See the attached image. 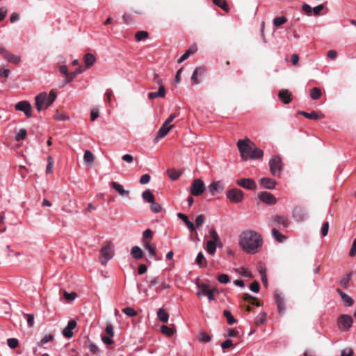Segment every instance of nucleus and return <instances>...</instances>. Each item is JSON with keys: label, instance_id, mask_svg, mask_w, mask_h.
<instances>
[{"label": "nucleus", "instance_id": "1", "mask_svg": "<svg viewBox=\"0 0 356 356\" xmlns=\"http://www.w3.org/2000/svg\"><path fill=\"white\" fill-rule=\"evenodd\" d=\"M239 244L241 248L248 253L254 254L262 244L261 236L256 232L248 230L240 236Z\"/></svg>", "mask_w": 356, "mask_h": 356}, {"label": "nucleus", "instance_id": "2", "mask_svg": "<svg viewBox=\"0 0 356 356\" xmlns=\"http://www.w3.org/2000/svg\"><path fill=\"white\" fill-rule=\"evenodd\" d=\"M237 147L241 156H264V151L249 138L238 140Z\"/></svg>", "mask_w": 356, "mask_h": 356}, {"label": "nucleus", "instance_id": "3", "mask_svg": "<svg viewBox=\"0 0 356 356\" xmlns=\"http://www.w3.org/2000/svg\"><path fill=\"white\" fill-rule=\"evenodd\" d=\"M56 98V93L54 90H51L47 95V94L44 92L38 94L35 97V107L37 110L40 112L42 109L47 108L50 105H51Z\"/></svg>", "mask_w": 356, "mask_h": 356}, {"label": "nucleus", "instance_id": "4", "mask_svg": "<svg viewBox=\"0 0 356 356\" xmlns=\"http://www.w3.org/2000/svg\"><path fill=\"white\" fill-rule=\"evenodd\" d=\"M114 256V247L111 241H106L102 245L100 250L99 261L103 266Z\"/></svg>", "mask_w": 356, "mask_h": 356}, {"label": "nucleus", "instance_id": "5", "mask_svg": "<svg viewBox=\"0 0 356 356\" xmlns=\"http://www.w3.org/2000/svg\"><path fill=\"white\" fill-rule=\"evenodd\" d=\"M226 197L231 202L238 204L243 200L244 193L241 190L234 188L227 191Z\"/></svg>", "mask_w": 356, "mask_h": 356}, {"label": "nucleus", "instance_id": "6", "mask_svg": "<svg viewBox=\"0 0 356 356\" xmlns=\"http://www.w3.org/2000/svg\"><path fill=\"white\" fill-rule=\"evenodd\" d=\"M270 171L274 176H280L283 170L281 157H272L269 161Z\"/></svg>", "mask_w": 356, "mask_h": 356}, {"label": "nucleus", "instance_id": "7", "mask_svg": "<svg viewBox=\"0 0 356 356\" xmlns=\"http://www.w3.org/2000/svg\"><path fill=\"white\" fill-rule=\"evenodd\" d=\"M205 190V184L200 179L193 180L191 187V193L194 196H200Z\"/></svg>", "mask_w": 356, "mask_h": 356}, {"label": "nucleus", "instance_id": "8", "mask_svg": "<svg viewBox=\"0 0 356 356\" xmlns=\"http://www.w3.org/2000/svg\"><path fill=\"white\" fill-rule=\"evenodd\" d=\"M15 108L17 111H22L24 113L26 118H30L32 117V107L28 101H20L15 105Z\"/></svg>", "mask_w": 356, "mask_h": 356}, {"label": "nucleus", "instance_id": "9", "mask_svg": "<svg viewBox=\"0 0 356 356\" xmlns=\"http://www.w3.org/2000/svg\"><path fill=\"white\" fill-rule=\"evenodd\" d=\"M353 323L352 317L347 314H343L338 318V325L343 331H348Z\"/></svg>", "mask_w": 356, "mask_h": 356}, {"label": "nucleus", "instance_id": "10", "mask_svg": "<svg viewBox=\"0 0 356 356\" xmlns=\"http://www.w3.org/2000/svg\"><path fill=\"white\" fill-rule=\"evenodd\" d=\"M272 222L275 226L280 229H286L289 225V220L288 217L284 216H275L272 218Z\"/></svg>", "mask_w": 356, "mask_h": 356}, {"label": "nucleus", "instance_id": "11", "mask_svg": "<svg viewBox=\"0 0 356 356\" xmlns=\"http://www.w3.org/2000/svg\"><path fill=\"white\" fill-rule=\"evenodd\" d=\"M258 197L261 202L268 205H274L277 202L276 197L274 195L267 191L259 193Z\"/></svg>", "mask_w": 356, "mask_h": 356}, {"label": "nucleus", "instance_id": "12", "mask_svg": "<svg viewBox=\"0 0 356 356\" xmlns=\"http://www.w3.org/2000/svg\"><path fill=\"white\" fill-rule=\"evenodd\" d=\"M236 183L238 186H240L248 190H255L257 188V184L252 179L243 178L237 179Z\"/></svg>", "mask_w": 356, "mask_h": 356}, {"label": "nucleus", "instance_id": "13", "mask_svg": "<svg viewBox=\"0 0 356 356\" xmlns=\"http://www.w3.org/2000/svg\"><path fill=\"white\" fill-rule=\"evenodd\" d=\"M292 217L297 222H302L307 218V213L304 209L296 207L293 210Z\"/></svg>", "mask_w": 356, "mask_h": 356}, {"label": "nucleus", "instance_id": "14", "mask_svg": "<svg viewBox=\"0 0 356 356\" xmlns=\"http://www.w3.org/2000/svg\"><path fill=\"white\" fill-rule=\"evenodd\" d=\"M76 326V321L74 320H70L62 332L63 336L67 339L72 338L74 334L72 330L75 328Z\"/></svg>", "mask_w": 356, "mask_h": 356}, {"label": "nucleus", "instance_id": "15", "mask_svg": "<svg viewBox=\"0 0 356 356\" xmlns=\"http://www.w3.org/2000/svg\"><path fill=\"white\" fill-rule=\"evenodd\" d=\"M209 193L214 195L216 193L222 192L224 190V186L220 181H213L208 186Z\"/></svg>", "mask_w": 356, "mask_h": 356}, {"label": "nucleus", "instance_id": "16", "mask_svg": "<svg viewBox=\"0 0 356 356\" xmlns=\"http://www.w3.org/2000/svg\"><path fill=\"white\" fill-rule=\"evenodd\" d=\"M300 114L307 119L317 120L319 119H323L325 118V115L317 111H312L311 113H307L305 111H300Z\"/></svg>", "mask_w": 356, "mask_h": 356}, {"label": "nucleus", "instance_id": "17", "mask_svg": "<svg viewBox=\"0 0 356 356\" xmlns=\"http://www.w3.org/2000/svg\"><path fill=\"white\" fill-rule=\"evenodd\" d=\"M172 126H168L165 124H163L157 132V135L154 138V141L157 142L159 140L165 136L172 129Z\"/></svg>", "mask_w": 356, "mask_h": 356}, {"label": "nucleus", "instance_id": "18", "mask_svg": "<svg viewBox=\"0 0 356 356\" xmlns=\"http://www.w3.org/2000/svg\"><path fill=\"white\" fill-rule=\"evenodd\" d=\"M206 72V68L203 66L196 67L191 76V81L193 84H198L200 81L197 79L198 75H203Z\"/></svg>", "mask_w": 356, "mask_h": 356}, {"label": "nucleus", "instance_id": "19", "mask_svg": "<svg viewBox=\"0 0 356 356\" xmlns=\"http://www.w3.org/2000/svg\"><path fill=\"white\" fill-rule=\"evenodd\" d=\"M337 292L341 296V298L343 302V304L346 307H350L354 304L353 299L350 296H349L348 294L343 292L340 289H337Z\"/></svg>", "mask_w": 356, "mask_h": 356}, {"label": "nucleus", "instance_id": "20", "mask_svg": "<svg viewBox=\"0 0 356 356\" xmlns=\"http://www.w3.org/2000/svg\"><path fill=\"white\" fill-rule=\"evenodd\" d=\"M260 184L265 188L273 189L276 186V181L273 179L264 177L260 179Z\"/></svg>", "mask_w": 356, "mask_h": 356}, {"label": "nucleus", "instance_id": "21", "mask_svg": "<svg viewBox=\"0 0 356 356\" xmlns=\"http://www.w3.org/2000/svg\"><path fill=\"white\" fill-rule=\"evenodd\" d=\"M143 245L145 250L149 252V257L155 259L156 257V245L151 241H145Z\"/></svg>", "mask_w": 356, "mask_h": 356}, {"label": "nucleus", "instance_id": "22", "mask_svg": "<svg viewBox=\"0 0 356 356\" xmlns=\"http://www.w3.org/2000/svg\"><path fill=\"white\" fill-rule=\"evenodd\" d=\"M275 302L277 304V306L280 313L284 312V310H285L284 299L282 297V294L278 292H275Z\"/></svg>", "mask_w": 356, "mask_h": 356}, {"label": "nucleus", "instance_id": "23", "mask_svg": "<svg viewBox=\"0 0 356 356\" xmlns=\"http://www.w3.org/2000/svg\"><path fill=\"white\" fill-rule=\"evenodd\" d=\"M279 98L284 104H289L291 101V93L288 90H282L278 94Z\"/></svg>", "mask_w": 356, "mask_h": 356}, {"label": "nucleus", "instance_id": "24", "mask_svg": "<svg viewBox=\"0 0 356 356\" xmlns=\"http://www.w3.org/2000/svg\"><path fill=\"white\" fill-rule=\"evenodd\" d=\"M111 186L121 196L127 197L129 195V191L124 190L123 186L120 184L115 181H112Z\"/></svg>", "mask_w": 356, "mask_h": 356}, {"label": "nucleus", "instance_id": "25", "mask_svg": "<svg viewBox=\"0 0 356 356\" xmlns=\"http://www.w3.org/2000/svg\"><path fill=\"white\" fill-rule=\"evenodd\" d=\"M177 217L184 222L185 225H186L187 228L189 229L191 232H193L195 231L194 224L193 223V222L188 220V217L185 214L178 213Z\"/></svg>", "mask_w": 356, "mask_h": 356}, {"label": "nucleus", "instance_id": "26", "mask_svg": "<svg viewBox=\"0 0 356 356\" xmlns=\"http://www.w3.org/2000/svg\"><path fill=\"white\" fill-rule=\"evenodd\" d=\"M165 96V89L163 85H161L157 92H152L148 94L149 99H154L156 97H164Z\"/></svg>", "mask_w": 356, "mask_h": 356}, {"label": "nucleus", "instance_id": "27", "mask_svg": "<svg viewBox=\"0 0 356 356\" xmlns=\"http://www.w3.org/2000/svg\"><path fill=\"white\" fill-rule=\"evenodd\" d=\"M82 72H83V70H81V67H79V68L76 69L75 71H74L72 72H70V73L68 72L67 76L65 77V82H64L63 86H64L65 85L72 82L74 80V79L79 74L81 73Z\"/></svg>", "mask_w": 356, "mask_h": 356}, {"label": "nucleus", "instance_id": "28", "mask_svg": "<svg viewBox=\"0 0 356 356\" xmlns=\"http://www.w3.org/2000/svg\"><path fill=\"white\" fill-rule=\"evenodd\" d=\"M157 316L159 320L163 323H167L169 319L168 313L163 308L159 309L157 312Z\"/></svg>", "mask_w": 356, "mask_h": 356}, {"label": "nucleus", "instance_id": "29", "mask_svg": "<svg viewBox=\"0 0 356 356\" xmlns=\"http://www.w3.org/2000/svg\"><path fill=\"white\" fill-rule=\"evenodd\" d=\"M218 245L217 243L211 241H208L207 243L206 251L211 255H214L216 247Z\"/></svg>", "mask_w": 356, "mask_h": 356}, {"label": "nucleus", "instance_id": "30", "mask_svg": "<svg viewBox=\"0 0 356 356\" xmlns=\"http://www.w3.org/2000/svg\"><path fill=\"white\" fill-rule=\"evenodd\" d=\"M5 59H6L9 63L13 64H17L21 61V57L16 56L15 54H10L8 51L6 55L5 56Z\"/></svg>", "mask_w": 356, "mask_h": 356}, {"label": "nucleus", "instance_id": "31", "mask_svg": "<svg viewBox=\"0 0 356 356\" xmlns=\"http://www.w3.org/2000/svg\"><path fill=\"white\" fill-rule=\"evenodd\" d=\"M197 47L194 46L188 49L178 60V63H181L188 59L191 54L195 53L197 51Z\"/></svg>", "mask_w": 356, "mask_h": 356}, {"label": "nucleus", "instance_id": "32", "mask_svg": "<svg viewBox=\"0 0 356 356\" xmlns=\"http://www.w3.org/2000/svg\"><path fill=\"white\" fill-rule=\"evenodd\" d=\"M272 236L275 240L280 243L283 242L286 238L277 228H273L272 229Z\"/></svg>", "mask_w": 356, "mask_h": 356}, {"label": "nucleus", "instance_id": "33", "mask_svg": "<svg viewBox=\"0 0 356 356\" xmlns=\"http://www.w3.org/2000/svg\"><path fill=\"white\" fill-rule=\"evenodd\" d=\"M131 254L136 259H140L143 257L142 250L138 246H134L131 248Z\"/></svg>", "mask_w": 356, "mask_h": 356}, {"label": "nucleus", "instance_id": "34", "mask_svg": "<svg viewBox=\"0 0 356 356\" xmlns=\"http://www.w3.org/2000/svg\"><path fill=\"white\" fill-rule=\"evenodd\" d=\"M142 197L145 202L151 203L154 200V196L149 190H146L143 192Z\"/></svg>", "mask_w": 356, "mask_h": 356}, {"label": "nucleus", "instance_id": "35", "mask_svg": "<svg viewBox=\"0 0 356 356\" xmlns=\"http://www.w3.org/2000/svg\"><path fill=\"white\" fill-rule=\"evenodd\" d=\"M95 60L96 58L92 54L88 53L84 56V63L88 67L92 66L95 63Z\"/></svg>", "mask_w": 356, "mask_h": 356}, {"label": "nucleus", "instance_id": "36", "mask_svg": "<svg viewBox=\"0 0 356 356\" xmlns=\"http://www.w3.org/2000/svg\"><path fill=\"white\" fill-rule=\"evenodd\" d=\"M196 264L199 265L200 268L205 267L207 265L206 259L202 252H199L195 259Z\"/></svg>", "mask_w": 356, "mask_h": 356}, {"label": "nucleus", "instance_id": "37", "mask_svg": "<svg viewBox=\"0 0 356 356\" xmlns=\"http://www.w3.org/2000/svg\"><path fill=\"white\" fill-rule=\"evenodd\" d=\"M215 5L220 7L221 9L226 12H229V8L225 0H213Z\"/></svg>", "mask_w": 356, "mask_h": 356}, {"label": "nucleus", "instance_id": "38", "mask_svg": "<svg viewBox=\"0 0 356 356\" xmlns=\"http://www.w3.org/2000/svg\"><path fill=\"white\" fill-rule=\"evenodd\" d=\"M209 235H210L211 238H212V240H211V241H214V242L217 243V244H220V245H222V242L220 238V236L218 234L217 232L214 229H210Z\"/></svg>", "mask_w": 356, "mask_h": 356}, {"label": "nucleus", "instance_id": "39", "mask_svg": "<svg viewBox=\"0 0 356 356\" xmlns=\"http://www.w3.org/2000/svg\"><path fill=\"white\" fill-rule=\"evenodd\" d=\"M322 92L318 88L314 87L311 90L310 97L312 99L316 100L321 97Z\"/></svg>", "mask_w": 356, "mask_h": 356}, {"label": "nucleus", "instance_id": "40", "mask_svg": "<svg viewBox=\"0 0 356 356\" xmlns=\"http://www.w3.org/2000/svg\"><path fill=\"white\" fill-rule=\"evenodd\" d=\"M197 286L200 288V290L197 292V296H206L208 291L210 289L208 284H198Z\"/></svg>", "mask_w": 356, "mask_h": 356}, {"label": "nucleus", "instance_id": "41", "mask_svg": "<svg viewBox=\"0 0 356 356\" xmlns=\"http://www.w3.org/2000/svg\"><path fill=\"white\" fill-rule=\"evenodd\" d=\"M54 118L58 121H65L70 119V118L67 115H66L64 113L60 112L58 111H56V112L54 115Z\"/></svg>", "mask_w": 356, "mask_h": 356}, {"label": "nucleus", "instance_id": "42", "mask_svg": "<svg viewBox=\"0 0 356 356\" xmlns=\"http://www.w3.org/2000/svg\"><path fill=\"white\" fill-rule=\"evenodd\" d=\"M167 172L172 180H177L181 175V173L173 168L167 170Z\"/></svg>", "mask_w": 356, "mask_h": 356}, {"label": "nucleus", "instance_id": "43", "mask_svg": "<svg viewBox=\"0 0 356 356\" xmlns=\"http://www.w3.org/2000/svg\"><path fill=\"white\" fill-rule=\"evenodd\" d=\"M287 22V19L286 17L284 16H280V17H275L274 19H273V25L276 27H278L282 24H284V23H286Z\"/></svg>", "mask_w": 356, "mask_h": 356}, {"label": "nucleus", "instance_id": "44", "mask_svg": "<svg viewBox=\"0 0 356 356\" xmlns=\"http://www.w3.org/2000/svg\"><path fill=\"white\" fill-rule=\"evenodd\" d=\"M223 315L224 316L226 317L229 325H233L236 322L235 318H234V316H232V313L229 311L225 310L223 312Z\"/></svg>", "mask_w": 356, "mask_h": 356}, {"label": "nucleus", "instance_id": "45", "mask_svg": "<svg viewBox=\"0 0 356 356\" xmlns=\"http://www.w3.org/2000/svg\"><path fill=\"white\" fill-rule=\"evenodd\" d=\"M147 37L148 33L145 31H138L135 35L136 40L138 42L146 39Z\"/></svg>", "mask_w": 356, "mask_h": 356}, {"label": "nucleus", "instance_id": "46", "mask_svg": "<svg viewBox=\"0 0 356 356\" xmlns=\"http://www.w3.org/2000/svg\"><path fill=\"white\" fill-rule=\"evenodd\" d=\"M160 329L161 332L168 337H171L174 334V330L166 325H161Z\"/></svg>", "mask_w": 356, "mask_h": 356}, {"label": "nucleus", "instance_id": "47", "mask_svg": "<svg viewBox=\"0 0 356 356\" xmlns=\"http://www.w3.org/2000/svg\"><path fill=\"white\" fill-rule=\"evenodd\" d=\"M27 134L26 130L24 129H20L19 131L16 134L15 140L17 141H21L24 140Z\"/></svg>", "mask_w": 356, "mask_h": 356}, {"label": "nucleus", "instance_id": "48", "mask_svg": "<svg viewBox=\"0 0 356 356\" xmlns=\"http://www.w3.org/2000/svg\"><path fill=\"white\" fill-rule=\"evenodd\" d=\"M152 238V232L151 231V229H147L145 230L143 233L142 242L145 243V241H150Z\"/></svg>", "mask_w": 356, "mask_h": 356}, {"label": "nucleus", "instance_id": "49", "mask_svg": "<svg viewBox=\"0 0 356 356\" xmlns=\"http://www.w3.org/2000/svg\"><path fill=\"white\" fill-rule=\"evenodd\" d=\"M150 204V209L152 212L157 213L161 211L162 207L160 204L156 202L154 200Z\"/></svg>", "mask_w": 356, "mask_h": 356}, {"label": "nucleus", "instance_id": "50", "mask_svg": "<svg viewBox=\"0 0 356 356\" xmlns=\"http://www.w3.org/2000/svg\"><path fill=\"white\" fill-rule=\"evenodd\" d=\"M302 13L307 16L312 15V8L307 3H304L301 8Z\"/></svg>", "mask_w": 356, "mask_h": 356}, {"label": "nucleus", "instance_id": "51", "mask_svg": "<svg viewBox=\"0 0 356 356\" xmlns=\"http://www.w3.org/2000/svg\"><path fill=\"white\" fill-rule=\"evenodd\" d=\"M122 312L128 316H135L137 315V312L131 307L123 308Z\"/></svg>", "mask_w": 356, "mask_h": 356}, {"label": "nucleus", "instance_id": "52", "mask_svg": "<svg viewBox=\"0 0 356 356\" xmlns=\"http://www.w3.org/2000/svg\"><path fill=\"white\" fill-rule=\"evenodd\" d=\"M23 315L26 318L28 325L29 327H33L34 325V315L32 314H25V313H23Z\"/></svg>", "mask_w": 356, "mask_h": 356}, {"label": "nucleus", "instance_id": "53", "mask_svg": "<svg viewBox=\"0 0 356 356\" xmlns=\"http://www.w3.org/2000/svg\"><path fill=\"white\" fill-rule=\"evenodd\" d=\"M351 279V273L348 274L346 277H343L340 281V284L344 288L347 289L349 286V282Z\"/></svg>", "mask_w": 356, "mask_h": 356}, {"label": "nucleus", "instance_id": "54", "mask_svg": "<svg viewBox=\"0 0 356 356\" xmlns=\"http://www.w3.org/2000/svg\"><path fill=\"white\" fill-rule=\"evenodd\" d=\"M53 339H54V335L52 334H46L41 339V340L40 341V345L43 346L44 344L53 340Z\"/></svg>", "mask_w": 356, "mask_h": 356}, {"label": "nucleus", "instance_id": "55", "mask_svg": "<svg viewBox=\"0 0 356 356\" xmlns=\"http://www.w3.org/2000/svg\"><path fill=\"white\" fill-rule=\"evenodd\" d=\"M7 344L10 348H15L18 346V340L15 338H10L7 340Z\"/></svg>", "mask_w": 356, "mask_h": 356}, {"label": "nucleus", "instance_id": "56", "mask_svg": "<svg viewBox=\"0 0 356 356\" xmlns=\"http://www.w3.org/2000/svg\"><path fill=\"white\" fill-rule=\"evenodd\" d=\"M218 280L221 284H227L229 282V277L227 274H220L218 275Z\"/></svg>", "mask_w": 356, "mask_h": 356}, {"label": "nucleus", "instance_id": "57", "mask_svg": "<svg viewBox=\"0 0 356 356\" xmlns=\"http://www.w3.org/2000/svg\"><path fill=\"white\" fill-rule=\"evenodd\" d=\"M95 157H83V163L89 169L94 163Z\"/></svg>", "mask_w": 356, "mask_h": 356}, {"label": "nucleus", "instance_id": "58", "mask_svg": "<svg viewBox=\"0 0 356 356\" xmlns=\"http://www.w3.org/2000/svg\"><path fill=\"white\" fill-rule=\"evenodd\" d=\"M53 167H54V161L52 160V157H48V163L47 165L46 168V173L50 174L53 171Z\"/></svg>", "mask_w": 356, "mask_h": 356}, {"label": "nucleus", "instance_id": "59", "mask_svg": "<svg viewBox=\"0 0 356 356\" xmlns=\"http://www.w3.org/2000/svg\"><path fill=\"white\" fill-rule=\"evenodd\" d=\"M329 230V222H325L321 227V233L323 236H325L327 235Z\"/></svg>", "mask_w": 356, "mask_h": 356}, {"label": "nucleus", "instance_id": "60", "mask_svg": "<svg viewBox=\"0 0 356 356\" xmlns=\"http://www.w3.org/2000/svg\"><path fill=\"white\" fill-rule=\"evenodd\" d=\"M199 339L201 341L209 342L211 340V338L209 334L202 332L199 335Z\"/></svg>", "mask_w": 356, "mask_h": 356}, {"label": "nucleus", "instance_id": "61", "mask_svg": "<svg viewBox=\"0 0 356 356\" xmlns=\"http://www.w3.org/2000/svg\"><path fill=\"white\" fill-rule=\"evenodd\" d=\"M324 8V6L323 4L318 5L312 8V15H318L320 14L321 11Z\"/></svg>", "mask_w": 356, "mask_h": 356}, {"label": "nucleus", "instance_id": "62", "mask_svg": "<svg viewBox=\"0 0 356 356\" xmlns=\"http://www.w3.org/2000/svg\"><path fill=\"white\" fill-rule=\"evenodd\" d=\"M150 181V176L148 174H145L141 176L140 179V184H147Z\"/></svg>", "mask_w": 356, "mask_h": 356}, {"label": "nucleus", "instance_id": "63", "mask_svg": "<svg viewBox=\"0 0 356 356\" xmlns=\"http://www.w3.org/2000/svg\"><path fill=\"white\" fill-rule=\"evenodd\" d=\"M204 221H205L204 216L202 214L199 215L197 216V218L195 219L196 225L197 227H200V226L202 225V224L204 222Z\"/></svg>", "mask_w": 356, "mask_h": 356}, {"label": "nucleus", "instance_id": "64", "mask_svg": "<svg viewBox=\"0 0 356 356\" xmlns=\"http://www.w3.org/2000/svg\"><path fill=\"white\" fill-rule=\"evenodd\" d=\"M356 254V238L354 239L352 247L350 248V250L349 252V255L350 257L355 256Z\"/></svg>", "mask_w": 356, "mask_h": 356}]
</instances>
